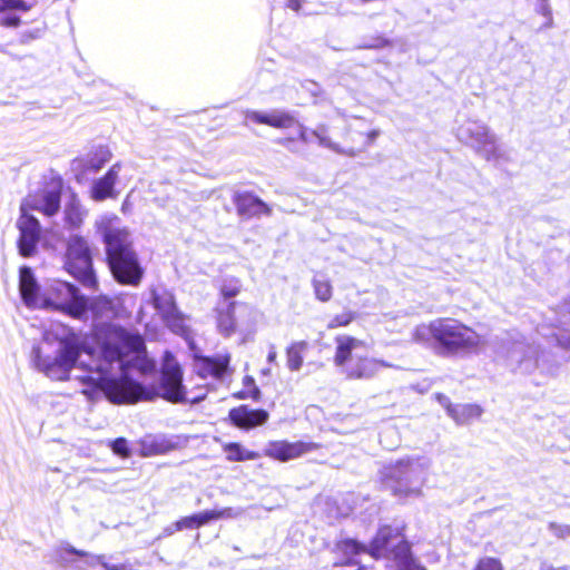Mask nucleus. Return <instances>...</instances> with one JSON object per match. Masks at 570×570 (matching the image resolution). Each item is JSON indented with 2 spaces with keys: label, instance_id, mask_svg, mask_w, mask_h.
<instances>
[{
  "label": "nucleus",
  "instance_id": "54",
  "mask_svg": "<svg viewBox=\"0 0 570 570\" xmlns=\"http://www.w3.org/2000/svg\"><path fill=\"white\" fill-rule=\"evenodd\" d=\"M356 570H364V568H362V567H361V568H358V569H356Z\"/></svg>",
  "mask_w": 570,
  "mask_h": 570
},
{
  "label": "nucleus",
  "instance_id": "34",
  "mask_svg": "<svg viewBox=\"0 0 570 570\" xmlns=\"http://www.w3.org/2000/svg\"><path fill=\"white\" fill-rule=\"evenodd\" d=\"M242 389L234 392L232 397L235 400L244 401L252 400L259 402L262 400V392L252 375H245L242 381Z\"/></svg>",
  "mask_w": 570,
  "mask_h": 570
},
{
  "label": "nucleus",
  "instance_id": "10",
  "mask_svg": "<svg viewBox=\"0 0 570 570\" xmlns=\"http://www.w3.org/2000/svg\"><path fill=\"white\" fill-rule=\"evenodd\" d=\"M245 119L254 125H265L275 129L296 128V140L307 142V128L298 121L293 112L286 110H273L269 112L261 110L245 111Z\"/></svg>",
  "mask_w": 570,
  "mask_h": 570
},
{
  "label": "nucleus",
  "instance_id": "32",
  "mask_svg": "<svg viewBox=\"0 0 570 570\" xmlns=\"http://www.w3.org/2000/svg\"><path fill=\"white\" fill-rule=\"evenodd\" d=\"M88 311L96 320L107 317L115 312L114 301L106 295L95 296L91 299L87 298Z\"/></svg>",
  "mask_w": 570,
  "mask_h": 570
},
{
  "label": "nucleus",
  "instance_id": "3",
  "mask_svg": "<svg viewBox=\"0 0 570 570\" xmlns=\"http://www.w3.org/2000/svg\"><path fill=\"white\" fill-rule=\"evenodd\" d=\"M413 341L443 356L469 353L482 344V337L474 328L454 317H438L416 326Z\"/></svg>",
  "mask_w": 570,
  "mask_h": 570
},
{
  "label": "nucleus",
  "instance_id": "51",
  "mask_svg": "<svg viewBox=\"0 0 570 570\" xmlns=\"http://www.w3.org/2000/svg\"><path fill=\"white\" fill-rule=\"evenodd\" d=\"M541 570H560L553 567H542Z\"/></svg>",
  "mask_w": 570,
  "mask_h": 570
},
{
  "label": "nucleus",
  "instance_id": "42",
  "mask_svg": "<svg viewBox=\"0 0 570 570\" xmlns=\"http://www.w3.org/2000/svg\"><path fill=\"white\" fill-rule=\"evenodd\" d=\"M537 13L542 16L544 19V22L542 24L543 28H551L553 26L552 11L550 6L546 1H542L540 6L537 8Z\"/></svg>",
  "mask_w": 570,
  "mask_h": 570
},
{
  "label": "nucleus",
  "instance_id": "46",
  "mask_svg": "<svg viewBox=\"0 0 570 570\" xmlns=\"http://www.w3.org/2000/svg\"><path fill=\"white\" fill-rule=\"evenodd\" d=\"M21 22V18L12 13H9L0 19V26L4 28H18Z\"/></svg>",
  "mask_w": 570,
  "mask_h": 570
},
{
  "label": "nucleus",
  "instance_id": "23",
  "mask_svg": "<svg viewBox=\"0 0 570 570\" xmlns=\"http://www.w3.org/2000/svg\"><path fill=\"white\" fill-rule=\"evenodd\" d=\"M333 552L341 558V566L356 564L355 557L368 553V548L355 539L344 538L334 543Z\"/></svg>",
  "mask_w": 570,
  "mask_h": 570
},
{
  "label": "nucleus",
  "instance_id": "40",
  "mask_svg": "<svg viewBox=\"0 0 570 570\" xmlns=\"http://www.w3.org/2000/svg\"><path fill=\"white\" fill-rule=\"evenodd\" d=\"M111 450L115 454L119 455L122 459H127L130 456V450L128 446V442L125 438H117L111 443Z\"/></svg>",
  "mask_w": 570,
  "mask_h": 570
},
{
  "label": "nucleus",
  "instance_id": "53",
  "mask_svg": "<svg viewBox=\"0 0 570 570\" xmlns=\"http://www.w3.org/2000/svg\"><path fill=\"white\" fill-rule=\"evenodd\" d=\"M0 52L8 53L4 47H0Z\"/></svg>",
  "mask_w": 570,
  "mask_h": 570
},
{
  "label": "nucleus",
  "instance_id": "37",
  "mask_svg": "<svg viewBox=\"0 0 570 570\" xmlns=\"http://www.w3.org/2000/svg\"><path fill=\"white\" fill-rule=\"evenodd\" d=\"M357 317V313L354 311H344L341 314L334 315L327 323V330H336L341 327H346L351 323H353Z\"/></svg>",
  "mask_w": 570,
  "mask_h": 570
},
{
  "label": "nucleus",
  "instance_id": "22",
  "mask_svg": "<svg viewBox=\"0 0 570 570\" xmlns=\"http://www.w3.org/2000/svg\"><path fill=\"white\" fill-rule=\"evenodd\" d=\"M112 154L110 149L105 145L94 147L86 157L77 158L75 161L78 163V167L81 174L97 173L107 163L110 161Z\"/></svg>",
  "mask_w": 570,
  "mask_h": 570
},
{
  "label": "nucleus",
  "instance_id": "6",
  "mask_svg": "<svg viewBox=\"0 0 570 570\" xmlns=\"http://www.w3.org/2000/svg\"><path fill=\"white\" fill-rule=\"evenodd\" d=\"M419 474V466L412 460H397L381 470L380 487L399 499L419 497L422 494Z\"/></svg>",
  "mask_w": 570,
  "mask_h": 570
},
{
  "label": "nucleus",
  "instance_id": "43",
  "mask_svg": "<svg viewBox=\"0 0 570 570\" xmlns=\"http://www.w3.org/2000/svg\"><path fill=\"white\" fill-rule=\"evenodd\" d=\"M549 530L558 539H566L570 537V524H560L557 522H550L548 524Z\"/></svg>",
  "mask_w": 570,
  "mask_h": 570
},
{
  "label": "nucleus",
  "instance_id": "24",
  "mask_svg": "<svg viewBox=\"0 0 570 570\" xmlns=\"http://www.w3.org/2000/svg\"><path fill=\"white\" fill-rule=\"evenodd\" d=\"M335 352L333 356L336 366H346L352 360V353L357 347L364 346V342L351 335H337L335 337Z\"/></svg>",
  "mask_w": 570,
  "mask_h": 570
},
{
  "label": "nucleus",
  "instance_id": "35",
  "mask_svg": "<svg viewBox=\"0 0 570 570\" xmlns=\"http://www.w3.org/2000/svg\"><path fill=\"white\" fill-rule=\"evenodd\" d=\"M312 286L318 301L326 303L333 297V284L326 275L322 273L315 274L312 279Z\"/></svg>",
  "mask_w": 570,
  "mask_h": 570
},
{
  "label": "nucleus",
  "instance_id": "25",
  "mask_svg": "<svg viewBox=\"0 0 570 570\" xmlns=\"http://www.w3.org/2000/svg\"><path fill=\"white\" fill-rule=\"evenodd\" d=\"M382 363L375 358L360 356L353 363L346 365V376L352 380L373 377Z\"/></svg>",
  "mask_w": 570,
  "mask_h": 570
},
{
  "label": "nucleus",
  "instance_id": "4",
  "mask_svg": "<svg viewBox=\"0 0 570 570\" xmlns=\"http://www.w3.org/2000/svg\"><path fill=\"white\" fill-rule=\"evenodd\" d=\"M62 266L83 287L98 291L99 282L94 268L92 247L85 236L73 234L67 238Z\"/></svg>",
  "mask_w": 570,
  "mask_h": 570
},
{
  "label": "nucleus",
  "instance_id": "26",
  "mask_svg": "<svg viewBox=\"0 0 570 570\" xmlns=\"http://www.w3.org/2000/svg\"><path fill=\"white\" fill-rule=\"evenodd\" d=\"M448 414L458 424H470L479 420L483 413V409L479 404L466 403V404H452L445 405Z\"/></svg>",
  "mask_w": 570,
  "mask_h": 570
},
{
  "label": "nucleus",
  "instance_id": "31",
  "mask_svg": "<svg viewBox=\"0 0 570 570\" xmlns=\"http://www.w3.org/2000/svg\"><path fill=\"white\" fill-rule=\"evenodd\" d=\"M223 451L226 455V460L228 462H244L256 460L261 456V454L256 451L246 450L238 442H228L223 444Z\"/></svg>",
  "mask_w": 570,
  "mask_h": 570
},
{
  "label": "nucleus",
  "instance_id": "52",
  "mask_svg": "<svg viewBox=\"0 0 570 570\" xmlns=\"http://www.w3.org/2000/svg\"><path fill=\"white\" fill-rule=\"evenodd\" d=\"M274 358H275V354H269V355H268V360H269V361H273Z\"/></svg>",
  "mask_w": 570,
  "mask_h": 570
},
{
  "label": "nucleus",
  "instance_id": "45",
  "mask_svg": "<svg viewBox=\"0 0 570 570\" xmlns=\"http://www.w3.org/2000/svg\"><path fill=\"white\" fill-rule=\"evenodd\" d=\"M392 45V41L383 35L372 38V41L364 46L366 49H382Z\"/></svg>",
  "mask_w": 570,
  "mask_h": 570
},
{
  "label": "nucleus",
  "instance_id": "29",
  "mask_svg": "<svg viewBox=\"0 0 570 570\" xmlns=\"http://www.w3.org/2000/svg\"><path fill=\"white\" fill-rule=\"evenodd\" d=\"M394 552V562L397 564V570H426L424 566L419 563L412 556V549L409 541H402Z\"/></svg>",
  "mask_w": 570,
  "mask_h": 570
},
{
  "label": "nucleus",
  "instance_id": "28",
  "mask_svg": "<svg viewBox=\"0 0 570 570\" xmlns=\"http://www.w3.org/2000/svg\"><path fill=\"white\" fill-rule=\"evenodd\" d=\"M176 445L169 440L154 438L142 440L139 444L138 453L141 458L164 455L175 450Z\"/></svg>",
  "mask_w": 570,
  "mask_h": 570
},
{
  "label": "nucleus",
  "instance_id": "50",
  "mask_svg": "<svg viewBox=\"0 0 570 570\" xmlns=\"http://www.w3.org/2000/svg\"><path fill=\"white\" fill-rule=\"evenodd\" d=\"M562 346L566 347V348H569L570 347V338H566V341L562 343Z\"/></svg>",
  "mask_w": 570,
  "mask_h": 570
},
{
  "label": "nucleus",
  "instance_id": "11",
  "mask_svg": "<svg viewBox=\"0 0 570 570\" xmlns=\"http://www.w3.org/2000/svg\"><path fill=\"white\" fill-rule=\"evenodd\" d=\"M322 448L323 445L321 443L312 441H288L286 439L271 440L264 449V455L271 460L285 463L299 459Z\"/></svg>",
  "mask_w": 570,
  "mask_h": 570
},
{
  "label": "nucleus",
  "instance_id": "30",
  "mask_svg": "<svg viewBox=\"0 0 570 570\" xmlns=\"http://www.w3.org/2000/svg\"><path fill=\"white\" fill-rule=\"evenodd\" d=\"M306 341L292 342L285 350L286 365L289 371L297 372L304 364V354L308 350Z\"/></svg>",
  "mask_w": 570,
  "mask_h": 570
},
{
  "label": "nucleus",
  "instance_id": "16",
  "mask_svg": "<svg viewBox=\"0 0 570 570\" xmlns=\"http://www.w3.org/2000/svg\"><path fill=\"white\" fill-rule=\"evenodd\" d=\"M229 355L204 356L194 355L196 374L202 379L222 380L228 372Z\"/></svg>",
  "mask_w": 570,
  "mask_h": 570
},
{
  "label": "nucleus",
  "instance_id": "18",
  "mask_svg": "<svg viewBox=\"0 0 570 570\" xmlns=\"http://www.w3.org/2000/svg\"><path fill=\"white\" fill-rule=\"evenodd\" d=\"M347 131L351 135H358L361 137V140L358 141V144L356 146H351L346 149L340 148L338 145L333 144L327 137L321 136L318 134V131H316V130H313L312 135L315 136L316 138H318L321 145L328 147L337 153L345 154L347 156H355L356 154L365 150L368 146H371L375 141V139L380 135V130H377V129H372L366 132H362V131L353 129L352 126L348 127Z\"/></svg>",
  "mask_w": 570,
  "mask_h": 570
},
{
  "label": "nucleus",
  "instance_id": "33",
  "mask_svg": "<svg viewBox=\"0 0 570 570\" xmlns=\"http://www.w3.org/2000/svg\"><path fill=\"white\" fill-rule=\"evenodd\" d=\"M163 320L166 326L175 334L187 337L190 334V328L185 322V315L176 307L167 311Z\"/></svg>",
  "mask_w": 570,
  "mask_h": 570
},
{
  "label": "nucleus",
  "instance_id": "49",
  "mask_svg": "<svg viewBox=\"0 0 570 570\" xmlns=\"http://www.w3.org/2000/svg\"><path fill=\"white\" fill-rule=\"evenodd\" d=\"M287 6L294 10V11H299L301 7H302V1L301 0H288V3Z\"/></svg>",
  "mask_w": 570,
  "mask_h": 570
},
{
  "label": "nucleus",
  "instance_id": "17",
  "mask_svg": "<svg viewBox=\"0 0 570 570\" xmlns=\"http://www.w3.org/2000/svg\"><path fill=\"white\" fill-rule=\"evenodd\" d=\"M120 168V163L114 164L104 176L92 183L89 195L94 202H104L108 198H116L118 196L115 186L118 181Z\"/></svg>",
  "mask_w": 570,
  "mask_h": 570
},
{
  "label": "nucleus",
  "instance_id": "5",
  "mask_svg": "<svg viewBox=\"0 0 570 570\" xmlns=\"http://www.w3.org/2000/svg\"><path fill=\"white\" fill-rule=\"evenodd\" d=\"M183 379L184 371L181 365L171 353L167 352L160 367L159 384L146 385L148 401L160 397L171 404L189 402ZM203 399L204 396L190 400V403H196Z\"/></svg>",
  "mask_w": 570,
  "mask_h": 570
},
{
  "label": "nucleus",
  "instance_id": "14",
  "mask_svg": "<svg viewBox=\"0 0 570 570\" xmlns=\"http://www.w3.org/2000/svg\"><path fill=\"white\" fill-rule=\"evenodd\" d=\"M237 215L243 219L271 216L272 207L249 190L235 191L232 196Z\"/></svg>",
  "mask_w": 570,
  "mask_h": 570
},
{
  "label": "nucleus",
  "instance_id": "9",
  "mask_svg": "<svg viewBox=\"0 0 570 570\" xmlns=\"http://www.w3.org/2000/svg\"><path fill=\"white\" fill-rule=\"evenodd\" d=\"M63 179L53 175L45 180L42 187L29 193L20 203L19 210H37L47 217H52L60 210L61 196L63 191Z\"/></svg>",
  "mask_w": 570,
  "mask_h": 570
},
{
  "label": "nucleus",
  "instance_id": "8",
  "mask_svg": "<svg viewBox=\"0 0 570 570\" xmlns=\"http://www.w3.org/2000/svg\"><path fill=\"white\" fill-rule=\"evenodd\" d=\"M97 377H88L105 396L114 404H136L148 401L147 386L129 377H109L110 372H95Z\"/></svg>",
  "mask_w": 570,
  "mask_h": 570
},
{
  "label": "nucleus",
  "instance_id": "1",
  "mask_svg": "<svg viewBox=\"0 0 570 570\" xmlns=\"http://www.w3.org/2000/svg\"><path fill=\"white\" fill-rule=\"evenodd\" d=\"M146 352L145 340L138 332L110 323L95 324L90 332L78 342L75 333H70L62 341V348L50 363H41L38 356V366L49 376L67 379L68 372L77 364L89 373L111 372L115 363H121L131 354Z\"/></svg>",
  "mask_w": 570,
  "mask_h": 570
},
{
  "label": "nucleus",
  "instance_id": "7",
  "mask_svg": "<svg viewBox=\"0 0 570 570\" xmlns=\"http://www.w3.org/2000/svg\"><path fill=\"white\" fill-rule=\"evenodd\" d=\"M40 307L61 312L75 320H82L87 313V297L65 281L53 279L41 292Z\"/></svg>",
  "mask_w": 570,
  "mask_h": 570
},
{
  "label": "nucleus",
  "instance_id": "48",
  "mask_svg": "<svg viewBox=\"0 0 570 570\" xmlns=\"http://www.w3.org/2000/svg\"><path fill=\"white\" fill-rule=\"evenodd\" d=\"M296 137L294 136H286V137H281L277 139V144L285 147V148H288V149H292V146L296 142Z\"/></svg>",
  "mask_w": 570,
  "mask_h": 570
},
{
  "label": "nucleus",
  "instance_id": "47",
  "mask_svg": "<svg viewBox=\"0 0 570 570\" xmlns=\"http://www.w3.org/2000/svg\"><path fill=\"white\" fill-rule=\"evenodd\" d=\"M62 549H63L67 553L72 554V556H77V557H79V558H86V557H88V556H89V553H88L87 551L79 550V549H77V548H75V547H72V546H69V544L65 546Z\"/></svg>",
  "mask_w": 570,
  "mask_h": 570
},
{
  "label": "nucleus",
  "instance_id": "41",
  "mask_svg": "<svg viewBox=\"0 0 570 570\" xmlns=\"http://www.w3.org/2000/svg\"><path fill=\"white\" fill-rule=\"evenodd\" d=\"M97 562L105 569V570H136L134 568V564L129 562L124 563H111L109 562L105 556H98Z\"/></svg>",
  "mask_w": 570,
  "mask_h": 570
},
{
  "label": "nucleus",
  "instance_id": "20",
  "mask_svg": "<svg viewBox=\"0 0 570 570\" xmlns=\"http://www.w3.org/2000/svg\"><path fill=\"white\" fill-rule=\"evenodd\" d=\"M237 305L236 301H229L214 308L217 331L225 337L232 336L238 328L235 316Z\"/></svg>",
  "mask_w": 570,
  "mask_h": 570
},
{
  "label": "nucleus",
  "instance_id": "39",
  "mask_svg": "<svg viewBox=\"0 0 570 570\" xmlns=\"http://www.w3.org/2000/svg\"><path fill=\"white\" fill-rule=\"evenodd\" d=\"M31 8L32 4L24 0H0V14L7 11L27 12Z\"/></svg>",
  "mask_w": 570,
  "mask_h": 570
},
{
  "label": "nucleus",
  "instance_id": "44",
  "mask_svg": "<svg viewBox=\"0 0 570 570\" xmlns=\"http://www.w3.org/2000/svg\"><path fill=\"white\" fill-rule=\"evenodd\" d=\"M45 29H46V26L43 24L42 28H36L33 30L23 31L19 38L20 43H28L32 40L40 38L41 35L43 33Z\"/></svg>",
  "mask_w": 570,
  "mask_h": 570
},
{
  "label": "nucleus",
  "instance_id": "27",
  "mask_svg": "<svg viewBox=\"0 0 570 570\" xmlns=\"http://www.w3.org/2000/svg\"><path fill=\"white\" fill-rule=\"evenodd\" d=\"M87 212L82 208L81 203L76 193L70 195L63 210L65 224L72 229L80 228L83 224Z\"/></svg>",
  "mask_w": 570,
  "mask_h": 570
},
{
  "label": "nucleus",
  "instance_id": "15",
  "mask_svg": "<svg viewBox=\"0 0 570 570\" xmlns=\"http://www.w3.org/2000/svg\"><path fill=\"white\" fill-rule=\"evenodd\" d=\"M399 537L401 535L397 530L393 529L391 525H383L379 528L376 534L367 547L368 554L376 560L386 558L394 561L393 550H395L402 541H406L404 538Z\"/></svg>",
  "mask_w": 570,
  "mask_h": 570
},
{
  "label": "nucleus",
  "instance_id": "13",
  "mask_svg": "<svg viewBox=\"0 0 570 570\" xmlns=\"http://www.w3.org/2000/svg\"><path fill=\"white\" fill-rule=\"evenodd\" d=\"M227 420L236 429L250 431L265 425L269 420V412L265 409H253L247 404H240L228 411Z\"/></svg>",
  "mask_w": 570,
  "mask_h": 570
},
{
  "label": "nucleus",
  "instance_id": "2",
  "mask_svg": "<svg viewBox=\"0 0 570 570\" xmlns=\"http://www.w3.org/2000/svg\"><path fill=\"white\" fill-rule=\"evenodd\" d=\"M105 245V261L114 279L124 286H137L144 276L138 254L127 227L117 215H104L95 222Z\"/></svg>",
  "mask_w": 570,
  "mask_h": 570
},
{
  "label": "nucleus",
  "instance_id": "36",
  "mask_svg": "<svg viewBox=\"0 0 570 570\" xmlns=\"http://www.w3.org/2000/svg\"><path fill=\"white\" fill-rule=\"evenodd\" d=\"M242 292V283L237 277L225 278L218 287V293L225 301L236 297Z\"/></svg>",
  "mask_w": 570,
  "mask_h": 570
},
{
  "label": "nucleus",
  "instance_id": "21",
  "mask_svg": "<svg viewBox=\"0 0 570 570\" xmlns=\"http://www.w3.org/2000/svg\"><path fill=\"white\" fill-rule=\"evenodd\" d=\"M229 515L228 510H205L191 515L183 517L174 523L175 531H183L186 529H198L205 524L219 520Z\"/></svg>",
  "mask_w": 570,
  "mask_h": 570
},
{
  "label": "nucleus",
  "instance_id": "12",
  "mask_svg": "<svg viewBox=\"0 0 570 570\" xmlns=\"http://www.w3.org/2000/svg\"><path fill=\"white\" fill-rule=\"evenodd\" d=\"M19 236L17 247L22 257H32L41 238L42 229L39 220L28 212H20L17 219Z\"/></svg>",
  "mask_w": 570,
  "mask_h": 570
},
{
  "label": "nucleus",
  "instance_id": "38",
  "mask_svg": "<svg viewBox=\"0 0 570 570\" xmlns=\"http://www.w3.org/2000/svg\"><path fill=\"white\" fill-rule=\"evenodd\" d=\"M471 570H505V567L500 558L483 556L476 559Z\"/></svg>",
  "mask_w": 570,
  "mask_h": 570
},
{
  "label": "nucleus",
  "instance_id": "19",
  "mask_svg": "<svg viewBox=\"0 0 570 570\" xmlns=\"http://www.w3.org/2000/svg\"><path fill=\"white\" fill-rule=\"evenodd\" d=\"M19 291L23 303L28 307H40L41 293L30 267L23 266L19 271Z\"/></svg>",
  "mask_w": 570,
  "mask_h": 570
}]
</instances>
